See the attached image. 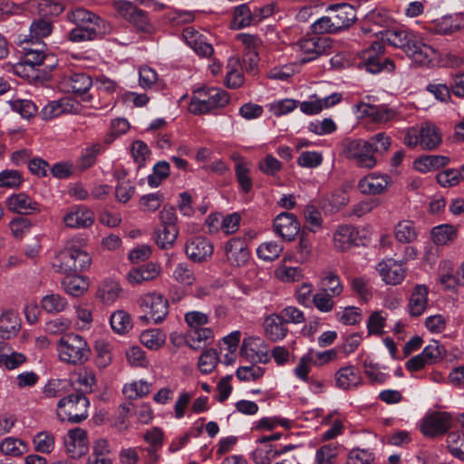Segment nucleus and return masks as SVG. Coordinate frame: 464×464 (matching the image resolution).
Returning a JSON list of instances; mask_svg holds the SVG:
<instances>
[{
	"mask_svg": "<svg viewBox=\"0 0 464 464\" xmlns=\"http://www.w3.org/2000/svg\"><path fill=\"white\" fill-rule=\"evenodd\" d=\"M391 147V138L379 132L369 140L353 139L344 143L345 157L357 167L372 169L377 164V156L385 153Z\"/></svg>",
	"mask_w": 464,
	"mask_h": 464,
	"instance_id": "obj_1",
	"label": "nucleus"
},
{
	"mask_svg": "<svg viewBox=\"0 0 464 464\" xmlns=\"http://www.w3.org/2000/svg\"><path fill=\"white\" fill-rule=\"evenodd\" d=\"M92 264L89 253L73 243L67 245L53 258V268L62 274L72 275L87 270Z\"/></svg>",
	"mask_w": 464,
	"mask_h": 464,
	"instance_id": "obj_2",
	"label": "nucleus"
},
{
	"mask_svg": "<svg viewBox=\"0 0 464 464\" xmlns=\"http://www.w3.org/2000/svg\"><path fill=\"white\" fill-rule=\"evenodd\" d=\"M56 350L60 361L71 365L83 364L91 356L87 341L72 333L64 334L59 339Z\"/></svg>",
	"mask_w": 464,
	"mask_h": 464,
	"instance_id": "obj_3",
	"label": "nucleus"
},
{
	"mask_svg": "<svg viewBox=\"0 0 464 464\" xmlns=\"http://www.w3.org/2000/svg\"><path fill=\"white\" fill-rule=\"evenodd\" d=\"M90 401L83 392L63 397L57 403V418L61 421L80 423L88 417Z\"/></svg>",
	"mask_w": 464,
	"mask_h": 464,
	"instance_id": "obj_4",
	"label": "nucleus"
},
{
	"mask_svg": "<svg viewBox=\"0 0 464 464\" xmlns=\"http://www.w3.org/2000/svg\"><path fill=\"white\" fill-rule=\"evenodd\" d=\"M228 102L229 97L224 90L201 88L195 92L188 105V111L192 114L209 113L214 109L225 107Z\"/></svg>",
	"mask_w": 464,
	"mask_h": 464,
	"instance_id": "obj_5",
	"label": "nucleus"
},
{
	"mask_svg": "<svg viewBox=\"0 0 464 464\" xmlns=\"http://www.w3.org/2000/svg\"><path fill=\"white\" fill-rule=\"evenodd\" d=\"M442 143V132L435 124L426 121L419 129L408 130V147H420L426 151L436 150Z\"/></svg>",
	"mask_w": 464,
	"mask_h": 464,
	"instance_id": "obj_6",
	"label": "nucleus"
},
{
	"mask_svg": "<svg viewBox=\"0 0 464 464\" xmlns=\"http://www.w3.org/2000/svg\"><path fill=\"white\" fill-rule=\"evenodd\" d=\"M142 312L140 320L152 321L154 324L161 323L169 314V302L163 295L149 293L139 299Z\"/></svg>",
	"mask_w": 464,
	"mask_h": 464,
	"instance_id": "obj_7",
	"label": "nucleus"
},
{
	"mask_svg": "<svg viewBox=\"0 0 464 464\" xmlns=\"http://www.w3.org/2000/svg\"><path fill=\"white\" fill-rule=\"evenodd\" d=\"M452 417L447 411H429L421 419L420 430L430 438L440 437L451 428Z\"/></svg>",
	"mask_w": 464,
	"mask_h": 464,
	"instance_id": "obj_8",
	"label": "nucleus"
},
{
	"mask_svg": "<svg viewBox=\"0 0 464 464\" xmlns=\"http://www.w3.org/2000/svg\"><path fill=\"white\" fill-rule=\"evenodd\" d=\"M114 6L118 13L132 24L138 30L146 33L151 31V24L143 10L137 8L130 2L126 1L115 2Z\"/></svg>",
	"mask_w": 464,
	"mask_h": 464,
	"instance_id": "obj_9",
	"label": "nucleus"
},
{
	"mask_svg": "<svg viewBox=\"0 0 464 464\" xmlns=\"http://www.w3.org/2000/svg\"><path fill=\"white\" fill-rule=\"evenodd\" d=\"M94 213L84 205L72 206L63 218V221L70 228H88L94 222Z\"/></svg>",
	"mask_w": 464,
	"mask_h": 464,
	"instance_id": "obj_10",
	"label": "nucleus"
},
{
	"mask_svg": "<svg viewBox=\"0 0 464 464\" xmlns=\"http://www.w3.org/2000/svg\"><path fill=\"white\" fill-rule=\"evenodd\" d=\"M327 14L338 32L349 28L356 20L355 9L346 3L330 5Z\"/></svg>",
	"mask_w": 464,
	"mask_h": 464,
	"instance_id": "obj_11",
	"label": "nucleus"
},
{
	"mask_svg": "<svg viewBox=\"0 0 464 464\" xmlns=\"http://www.w3.org/2000/svg\"><path fill=\"white\" fill-rule=\"evenodd\" d=\"M9 211L20 215H32L41 211L40 204L24 192L13 193L5 199Z\"/></svg>",
	"mask_w": 464,
	"mask_h": 464,
	"instance_id": "obj_12",
	"label": "nucleus"
},
{
	"mask_svg": "<svg viewBox=\"0 0 464 464\" xmlns=\"http://www.w3.org/2000/svg\"><path fill=\"white\" fill-rule=\"evenodd\" d=\"M445 354V349L437 343L427 345L423 351L408 361V371H419L428 364H432L441 360Z\"/></svg>",
	"mask_w": 464,
	"mask_h": 464,
	"instance_id": "obj_13",
	"label": "nucleus"
},
{
	"mask_svg": "<svg viewBox=\"0 0 464 464\" xmlns=\"http://www.w3.org/2000/svg\"><path fill=\"white\" fill-rule=\"evenodd\" d=\"M376 270L387 285L401 284L406 275V269L402 261H396L393 258H388L381 261Z\"/></svg>",
	"mask_w": 464,
	"mask_h": 464,
	"instance_id": "obj_14",
	"label": "nucleus"
},
{
	"mask_svg": "<svg viewBox=\"0 0 464 464\" xmlns=\"http://www.w3.org/2000/svg\"><path fill=\"white\" fill-rule=\"evenodd\" d=\"M274 230L283 239L293 241L300 232V224L294 214L282 212L274 220Z\"/></svg>",
	"mask_w": 464,
	"mask_h": 464,
	"instance_id": "obj_15",
	"label": "nucleus"
},
{
	"mask_svg": "<svg viewBox=\"0 0 464 464\" xmlns=\"http://www.w3.org/2000/svg\"><path fill=\"white\" fill-rule=\"evenodd\" d=\"M92 85V78L82 72L65 74L59 81V88L62 92H72L75 94H85Z\"/></svg>",
	"mask_w": 464,
	"mask_h": 464,
	"instance_id": "obj_16",
	"label": "nucleus"
},
{
	"mask_svg": "<svg viewBox=\"0 0 464 464\" xmlns=\"http://www.w3.org/2000/svg\"><path fill=\"white\" fill-rule=\"evenodd\" d=\"M48 60L53 63V57L46 55L43 50L28 48L23 62L14 66V72L18 75L30 77L28 70H34L35 66L43 65ZM54 66V63H50L47 67L51 70Z\"/></svg>",
	"mask_w": 464,
	"mask_h": 464,
	"instance_id": "obj_17",
	"label": "nucleus"
},
{
	"mask_svg": "<svg viewBox=\"0 0 464 464\" xmlns=\"http://www.w3.org/2000/svg\"><path fill=\"white\" fill-rule=\"evenodd\" d=\"M225 252L227 260L231 265L241 266L245 265L249 258V250L247 248V240L244 237H232L225 246Z\"/></svg>",
	"mask_w": 464,
	"mask_h": 464,
	"instance_id": "obj_18",
	"label": "nucleus"
},
{
	"mask_svg": "<svg viewBox=\"0 0 464 464\" xmlns=\"http://www.w3.org/2000/svg\"><path fill=\"white\" fill-rule=\"evenodd\" d=\"M67 453L72 459H79L88 450L87 433L81 428L71 430L64 440Z\"/></svg>",
	"mask_w": 464,
	"mask_h": 464,
	"instance_id": "obj_19",
	"label": "nucleus"
},
{
	"mask_svg": "<svg viewBox=\"0 0 464 464\" xmlns=\"http://www.w3.org/2000/svg\"><path fill=\"white\" fill-rule=\"evenodd\" d=\"M213 245L202 237H196L188 240L185 246L188 257L193 262H203L213 254Z\"/></svg>",
	"mask_w": 464,
	"mask_h": 464,
	"instance_id": "obj_20",
	"label": "nucleus"
},
{
	"mask_svg": "<svg viewBox=\"0 0 464 464\" xmlns=\"http://www.w3.org/2000/svg\"><path fill=\"white\" fill-rule=\"evenodd\" d=\"M334 244L340 251H345L353 246H359L362 244L359 231L351 225L339 226L334 235Z\"/></svg>",
	"mask_w": 464,
	"mask_h": 464,
	"instance_id": "obj_21",
	"label": "nucleus"
},
{
	"mask_svg": "<svg viewBox=\"0 0 464 464\" xmlns=\"http://www.w3.org/2000/svg\"><path fill=\"white\" fill-rule=\"evenodd\" d=\"M435 55L430 45L418 39H408V57L417 65H429Z\"/></svg>",
	"mask_w": 464,
	"mask_h": 464,
	"instance_id": "obj_22",
	"label": "nucleus"
},
{
	"mask_svg": "<svg viewBox=\"0 0 464 464\" xmlns=\"http://www.w3.org/2000/svg\"><path fill=\"white\" fill-rule=\"evenodd\" d=\"M300 48L304 53L312 55L308 60H313L319 55L330 53L333 41L326 36H314L300 41Z\"/></svg>",
	"mask_w": 464,
	"mask_h": 464,
	"instance_id": "obj_23",
	"label": "nucleus"
},
{
	"mask_svg": "<svg viewBox=\"0 0 464 464\" xmlns=\"http://www.w3.org/2000/svg\"><path fill=\"white\" fill-rule=\"evenodd\" d=\"M82 105L69 98L64 97L60 100L53 101L43 108L44 116H61L62 114H79Z\"/></svg>",
	"mask_w": 464,
	"mask_h": 464,
	"instance_id": "obj_24",
	"label": "nucleus"
},
{
	"mask_svg": "<svg viewBox=\"0 0 464 464\" xmlns=\"http://www.w3.org/2000/svg\"><path fill=\"white\" fill-rule=\"evenodd\" d=\"M263 343L259 338L244 339L241 353L255 363H266L270 360V356L266 349H261Z\"/></svg>",
	"mask_w": 464,
	"mask_h": 464,
	"instance_id": "obj_25",
	"label": "nucleus"
},
{
	"mask_svg": "<svg viewBox=\"0 0 464 464\" xmlns=\"http://www.w3.org/2000/svg\"><path fill=\"white\" fill-rule=\"evenodd\" d=\"M388 175L370 174L362 178L358 184L359 189L363 194L376 195L383 192L390 184Z\"/></svg>",
	"mask_w": 464,
	"mask_h": 464,
	"instance_id": "obj_26",
	"label": "nucleus"
},
{
	"mask_svg": "<svg viewBox=\"0 0 464 464\" xmlns=\"http://www.w3.org/2000/svg\"><path fill=\"white\" fill-rule=\"evenodd\" d=\"M264 329L266 337L272 342L283 340L289 332L286 324L278 315V314H272L266 317L264 321Z\"/></svg>",
	"mask_w": 464,
	"mask_h": 464,
	"instance_id": "obj_27",
	"label": "nucleus"
},
{
	"mask_svg": "<svg viewBox=\"0 0 464 464\" xmlns=\"http://www.w3.org/2000/svg\"><path fill=\"white\" fill-rule=\"evenodd\" d=\"M450 162L449 157L442 155H423L412 162V169L420 173L436 171L447 166Z\"/></svg>",
	"mask_w": 464,
	"mask_h": 464,
	"instance_id": "obj_28",
	"label": "nucleus"
},
{
	"mask_svg": "<svg viewBox=\"0 0 464 464\" xmlns=\"http://www.w3.org/2000/svg\"><path fill=\"white\" fill-rule=\"evenodd\" d=\"M334 379L336 386L342 390L356 388L362 382L360 371L353 365L340 368Z\"/></svg>",
	"mask_w": 464,
	"mask_h": 464,
	"instance_id": "obj_29",
	"label": "nucleus"
},
{
	"mask_svg": "<svg viewBox=\"0 0 464 464\" xmlns=\"http://www.w3.org/2000/svg\"><path fill=\"white\" fill-rule=\"evenodd\" d=\"M21 327V320L16 312L8 310L0 316V338L10 339L15 336Z\"/></svg>",
	"mask_w": 464,
	"mask_h": 464,
	"instance_id": "obj_30",
	"label": "nucleus"
},
{
	"mask_svg": "<svg viewBox=\"0 0 464 464\" xmlns=\"http://www.w3.org/2000/svg\"><path fill=\"white\" fill-rule=\"evenodd\" d=\"M458 235V227L451 224L438 225L430 231L432 242L439 246L452 244L457 239Z\"/></svg>",
	"mask_w": 464,
	"mask_h": 464,
	"instance_id": "obj_31",
	"label": "nucleus"
},
{
	"mask_svg": "<svg viewBox=\"0 0 464 464\" xmlns=\"http://www.w3.org/2000/svg\"><path fill=\"white\" fill-rule=\"evenodd\" d=\"M214 334L211 328L204 327L190 329L186 343L193 350H200L207 347L213 341Z\"/></svg>",
	"mask_w": 464,
	"mask_h": 464,
	"instance_id": "obj_32",
	"label": "nucleus"
},
{
	"mask_svg": "<svg viewBox=\"0 0 464 464\" xmlns=\"http://www.w3.org/2000/svg\"><path fill=\"white\" fill-rule=\"evenodd\" d=\"M160 268L154 263H147L137 268H132L128 273V280L130 284H140L144 281H150L160 275Z\"/></svg>",
	"mask_w": 464,
	"mask_h": 464,
	"instance_id": "obj_33",
	"label": "nucleus"
},
{
	"mask_svg": "<svg viewBox=\"0 0 464 464\" xmlns=\"http://www.w3.org/2000/svg\"><path fill=\"white\" fill-rule=\"evenodd\" d=\"M433 31L439 34H451L464 27V22L460 15H445L435 20Z\"/></svg>",
	"mask_w": 464,
	"mask_h": 464,
	"instance_id": "obj_34",
	"label": "nucleus"
},
{
	"mask_svg": "<svg viewBox=\"0 0 464 464\" xmlns=\"http://www.w3.org/2000/svg\"><path fill=\"white\" fill-rule=\"evenodd\" d=\"M427 295L428 289L424 285H416L408 303L411 315L419 316L423 314L428 303Z\"/></svg>",
	"mask_w": 464,
	"mask_h": 464,
	"instance_id": "obj_35",
	"label": "nucleus"
},
{
	"mask_svg": "<svg viewBox=\"0 0 464 464\" xmlns=\"http://www.w3.org/2000/svg\"><path fill=\"white\" fill-rule=\"evenodd\" d=\"M257 23L256 13H252L247 5H240L235 9L232 28L241 29Z\"/></svg>",
	"mask_w": 464,
	"mask_h": 464,
	"instance_id": "obj_36",
	"label": "nucleus"
},
{
	"mask_svg": "<svg viewBox=\"0 0 464 464\" xmlns=\"http://www.w3.org/2000/svg\"><path fill=\"white\" fill-rule=\"evenodd\" d=\"M235 175L240 190L244 194H248L253 188V179L248 164L242 160L237 161L235 166Z\"/></svg>",
	"mask_w": 464,
	"mask_h": 464,
	"instance_id": "obj_37",
	"label": "nucleus"
},
{
	"mask_svg": "<svg viewBox=\"0 0 464 464\" xmlns=\"http://www.w3.org/2000/svg\"><path fill=\"white\" fill-rule=\"evenodd\" d=\"M321 290L331 294V295H341L343 291V286L338 275L332 271L323 272L321 277Z\"/></svg>",
	"mask_w": 464,
	"mask_h": 464,
	"instance_id": "obj_38",
	"label": "nucleus"
},
{
	"mask_svg": "<svg viewBox=\"0 0 464 464\" xmlns=\"http://www.w3.org/2000/svg\"><path fill=\"white\" fill-rule=\"evenodd\" d=\"M64 291L72 296H80L86 290L88 284L82 276L78 274L67 275L66 277L62 281Z\"/></svg>",
	"mask_w": 464,
	"mask_h": 464,
	"instance_id": "obj_39",
	"label": "nucleus"
},
{
	"mask_svg": "<svg viewBox=\"0 0 464 464\" xmlns=\"http://www.w3.org/2000/svg\"><path fill=\"white\" fill-rule=\"evenodd\" d=\"M68 305L67 300L59 294H49L41 300V306L48 314H59L63 312Z\"/></svg>",
	"mask_w": 464,
	"mask_h": 464,
	"instance_id": "obj_40",
	"label": "nucleus"
},
{
	"mask_svg": "<svg viewBox=\"0 0 464 464\" xmlns=\"http://www.w3.org/2000/svg\"><path fill=\"white\" fill-rule=\"evenodd\" d=\"M179 234L177 226L160 225L156 232V243L163 249L172 246Z\"/></svg>",
	"mask_w": 464,
	"mask_h": 464,
	"instance_id": "obj_41",
	"label": "nucleus"
},
{
	"mask_svg": "<svg viewBox=\"0 0 464 464\" xmlns=\"http://www.w3.org/2000/svg\"><path fill=\"white\" fill-rule=\"evenodd\" d=\"M110 324L113 332L118 334H124L132 328L130 315L123 310L114 312L110 317Z\"/></svg>",
	"mask_w": 464,
	"mask_h": 464,
	"instance_id": "obj_42",
	"label": "nucleus"
},
{
	"mask_svg": "<svg viewBox=\"0 0 464 464\" xmlns=\"http://www.w3.org/2000/svg\"><path fill=\"white\" fill-rule=\"evenodd\" d=\"M151 384L140 380L123 386L122 392L129 400H137L147 396L150 392Z\"/></svg>",
	"mask_w": 464,
	"mask_h": 464,
	"instance_id": "obj_43",
	"label": "nucleus"
},
{
	"mask_svg": "<svg viewBox=\"0 0 464 464\" xmlns=\"http://www.w3.org/2000/svg\"><path fill=\"white\" fill-rule=\"evenodd\" d=\"M140 342L150 350H158L165 343L166 334L159 329L147 330L141 333Z\"/></svg>",
	"mask_w": 464,
	"mask_h": 464,
	"instance_id": "obj_44",
	"label": "nucleus"
},
{
	"mask_svg": "<svg viewBox=\"0 0 464 464\" xmlns=\"http://www.w3.org/2000/svg\"><path fill=\"white\" fill-rule=\"evenodd\" d=\"M0 450L5 455L19 457L27 451V446L21 440L8 437L0 443Z\"/></svg>",
	"mask_w": 464,
	"mask_h": 464,
	"instance_id": "obj_45",
	"label": "nucleus"
},
{
	"mask_svg": "<svg viewBox=\"0 0 464 464\" xmlns=\"http://www.w3.org/2000/svg\"><path fill=\"white\" fill-rule=\"evenodd\" d=\"M172 277L184 285H191L196 280L192 266L187 263L178 264L172 272Z\"/></svg>",
	"mask_w": 464,
	"mask_h": 464,
	"instance_id": "obj_46",
	"label": "nucleus"
},
{
	"mask_svg": "<svg viewBox=\"0 0 464 464\" xmlns=\"http://www.w3.org/2000/svg\"><path fill=\"white\" fill-rule=\"evenodd\" d=\"M448 449L451 455L464 461V433L452 431L447 438Z\"/></svg>",
	"mask_w": 464,
	"mask_h": 464,
	"instance_id": "obj_47",
	"label": "nucleus"
},
{
	"mask_svg": "<svg viewBox=\"0 0 464 464\" xmlns=\"http://www.w3.org/2000/svg\"><path fill=\"white\" fill-rule=\"evenodd\" d=\"M101 150L100 144H93L84 149L77 161V168L81 171H84L87 169L93 166L96 162V159Z\"/></svg>",
	"mask_w": 464,
	"mask_h": 464,
	"instance_id": "obj_48",
	"label": "nucleus"
},
{
	"mask_svg": "<svg viewBox=\"0 0 464 464\" xmlns=\"http://www.w3.org/2000/svg\"><path fill=\"white\" fill-rule=\"evenodd\" d=\"M170 167L169 164L161 160L157 162L153 167V171L148 176V184L151 188H156L169 176Z\"/></svg>",
	"mask_w": 464,
	"mask_h": 464,
	"instance_id": "obj_49",
	"label": "nucleus"
},
{
	"mask_svg": "<svg viewBox=\"0 0 464 464\" xmlns=\"http://www.w3.org/2000/svg\"><path fill=\"white\" fill-rule=\"evenodd\" d=\"M312 251L313 239L308 233L303 231L300 234L296 248L297 261L300 263L307 262L312 256Z\"/></svg>",
	"mask_w": 464,
	"mask_h": 464,
	"instance_id": "obj_50",
	"label": "nucleus"
},
{
	"mask_svg": "<svg viewBox=\"0 0 464 464\" xmlns=\"http://www.w3.org/2000/svg\"><path fill=\"white\" fill-rule=\"evenodd\" d=\"M96 363L99 367L108 366L112 358L111 345L105 340H98L95 343Z\"/></svg>",
	"mask_w": 464,
	"mask_h": 464,
	"instance_id": "obj_51",
	"label": "nucleus"
},
{
	"mask_svg": "<svg viewBox=\"0 0 464 464\" xmlns=\"http://www.w3.org/2000/svg\"><path fill=\"white\" fill-rule=\"evenodd\" d=\"M282 251L283 246L273 241L262 243L256 250L259 258L266 261L275 260Z\"/></svg>",
	"mask_w": 464,
	"mask_h": 464,
	"instance_id": "obj_52",
	"label": "nucleus"
},
{
	"mask_svg": "<svg viewBox=\"0 0 464 464\" xmlns=\"http://www.w3.org/2000/svg\"><path fill=\"white\" fill-rule=\"evenodd\" d=\"M338 455V447L333 443L320 447L315 453L316 464H333Z\"/></svg>",
	"mask_w": 464,
	"mask_h": 464,
	"instance_id": "obj_53",
	"label": "nucleus"
},
{
	"mask_svg": "<svg viewBox=\"0 0 464 464\" xmlns=\"http://www.w3.org/2000/svg\"><path fill=\"white\" fill-rule=\"evenodd\" d=\"M387 320V314L382 311L373 312L367 322V330L369 334L381 335L383 334V328Z\"/></svg>",
	"mask_w": 464,
	"mask_h": 464,
	"instance_id": "obj_54",
	"label": "nucleus"
},
{
	"mask_svg": "<svg viewBox=\"0 0 464 464\" xmlns=\"http://www.w3.org/2000/svg\"><path fill=\"white\" fill-rule=\"evenodd\" d=\"M121 291L120 285L114 281H104L98 288L97 295L103 302H113Z\"/></svg>",
	"mask_w": 464,
	"mask_h": 464,
	"instance_id": "obj_55",
	"label": "nucleus"
},
{
	"mask_svg": "<svg viewBox=\"0 0 464 464\" xmlns=\"http://www.w3.org/2000/svg\"><path fill=\"white\" fill-rule=\"evenodd\" d=\"M218 353L214 349L205 351L198 359V369L202 373H210L218 364Z\"/></svg>",
	"mask_w": 464,
	"mask_h": 464,
	"instance_id": "obj_56",
	"label": "nucleus"
},
{
	"mask_svg": "<svg viewBox=\"0 0 464 464\" xmlns=\"http://www.w3.org/2000/svg\"><path fill=\"white\" fill-rule=\"evenodd\" d=\"M265 373V370L256 364L251 366H241L237 368L236 375L239 381L251 382L260 379Z\"/></svg>",
	"mask_w": 464,
	"mask_h": 464,
	"instance_id": "obj_57",
	"label": "nucleus"
},
{
	"mask_svg": "<svg viewBox=\"0 0 464 464\" xmlns=\"http://www.w3.org/2000/svg\"><path fill=\"white\" fill-rule=\"evenodd\" d=\"M334 297L335 296L321 290V292L313 295L312 304L318 311L322 313H329L334 306Z\"/></svg>",
	"mask_w": 464,
	"mask_h": 464,
	"instance_id": "obj_58",
	"label": "nucleus"
},
{
	"mask_svg": "<svg viewBox=\"0 0 464 464\" xmlns=\"http://www.w3.org/2000/svg\"><path fill=\"white\" fill-rule=\"evenodd\" d=\"M163 200V195L159 192L147 194L140 198V208L144 212H154L160 208Z\"/></svg>",
	"mask_w": 464,
	"mask_h": 464,
	"instance_id": "obj_59",
	"label": "nucleus"
},
{
	"mask_svg": "<svg viewBox=\"0 0 464 464\" xmlns=\"http://www.w3.org/2000/svg\"><path fill=\"white\" fill-rule=\"evenodd\" d=\"M24 179L20 171L15 169H5L0 172L1 188H18L22 185Z\"/></svg>",
	"mask_w": 464,
	"mask_h": 464,
	"instance_id": "obj_60",
	"label": "nucleus"
},
{
	"mask_svg": "<svg viewBox=\"0 0 464 464\" xmlns=\"http://www.w3.org/2000/svg\"><path fill=\"white\" fill-rule=\"evenodd\" d=\"M34 443L36 451L41 453H50L54 448V438L49 432H38L34 436Z\"/></svg>",
	"mask_w": 464,
	"mask_h": 464,
	"instance_id": "obj_61",
	"label": "nucleus"
},
{
	"mask_svg": "<svg viewBox=\"0 0 464 464\" xmlns=\"http://www.w3.org/2000/svg\"><path fill=\"white\" fill-rule=\"evenodd\" d=\"M278 315L283 319V321L287 324H302L305 321V316L303 311L299 308L289 305L285 307L280 311Z\"/></svg>",
	"mask_w": 464,
	"mask_h": 464,
	"instance_id": "obj_62",
	"label": "nucleus"
},
{
	"mask_svg": "<svg viewBox=\"0 0 464 464\" xmlns=\"http://www.w3.org/2000/svg\"><path fill=\"white\" fill-rule=\"evenodd\" d=\"M298 105V102L293 99H285L270 103L269 112L275 116H282L292 112Z\"/></svg>",
	"mask_w": 464,
	"mask_h": 464,
	"instance_id": "obj_63",
	"label": "nucleus"
},
{
	"mask_svg": "<svg viewBox=\"0 0 464 464\" xmlns=\"http://www.w3.org/2000/svg\"><path fill=\"white\" fill-rule=\"evenodd\" d=\"M374 454L368 450L353 449L347 458V464H372Z\"/></svg>",
	"mask_w": 464,
	"mask_h": 464,
	"instance_id": "obj_64",
	"label": "nucleus"
}]
</instances>
